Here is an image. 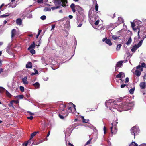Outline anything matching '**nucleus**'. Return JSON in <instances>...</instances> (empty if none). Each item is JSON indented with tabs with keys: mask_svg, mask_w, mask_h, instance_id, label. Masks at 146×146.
<instances>
[{
	"mask_svg": "<svg viewBox=\"0 0 146 146\" xmlns=\"http://www.w3.org/2000/svg\"><path fill=\"white\" fill-rule=\"evenodd\" d=\"M67 0H54V1L55 5H60L63 7H66L67 5Z\"/></svg>",
	"mask_w": 146,
	"mask_h": 146,
	"instance_id": "1",
	"label": "nucleus"
},
{
	"mask_svg": "<svg viewBox=\"0 0 146 146\" xmlns=\"http://www.w3.org/2000/svg\"><path fill=\"white\" fill-rule=\"evenodd\" d=\"M139 131V129L135 126H134L132 127L130 130L131 134L134 136V137L135 138V134Z\"/></svg>",
	"mask_w": 146,
	"mask_h": 146,
	"instance_id": "2",
	"label": "nucleus"
},
{
	"mask_svg": "<svg viewBox=\"0 0 146 146\" xmlns=\"http://www.w3.org/2000/svg\"><path fill=\"white\" fill-rule=\"evenodd\" d=\"M112 126L110 127L111 133L112 134H115L117 131V127L116 125L113 126L112 124Z\"/></svg>",
	"mask_w": 146,
	"mask_h": 146,
	"instance_id": "3",
	"label": "nucleus"
},
{
	"mask_svg": "<svg viewBox=\"0 0 146 146\" xmlns=\"http://www.w3.org/2000/svg\"><path fill=\"white\" fill-rule=\"evenodd\" d=\"M102 41L103 42H105V43L109 46H111L112 44L110 39H107L106 37L103 38L102 39Z\"/></svg>",
	"mask_w": 146,
	"mask_h": 146,
	"instance_id": "4",
	"label": "nucleus"
},
{
	"mask_svg": "<svg viewBox=\"0 0 146 146\" xmlns=\"http://www.w3.org/2000/svg\"><path fill=\"white\" fill-rule=\"evenodd\" d=\"M131 27L133 28V29L135 31H137V29H138V36L139 37V33L140 32V29L139 28H135V24L133 22H131Z\"/></svg>",
	"mask_w": 146,
	"mask_h": 146,
	"instance_id": "5",
	"label": "nucleus"
},
{
	"mask_svg": "<svg viewBox=\"0 0 146 146\" xmlns=\"http://www.w3.org/2000/svg\"><path fill=\"white\" fill-rule=\"evenodd\" d=\"M121 106L124 111L129 110V109H127L128 106L126 102L122 103L121 105Z\"/></svg>",
	"mask_w": 146,
	"mask_h": 146,
	"instance_id": "6",
	"label": "nucleus"
},
{
	"mask_svg": "<svg viewBox=\"0 0 146 146\" xmlns=\"http://www.w3.org/2000/svg\"><path fill=\"white\" fill-rule=\"evenodd\" d=\"M77 11L78 13L81 15H82L83 13V9L80 6H78L77 8H76Z\"/></svg>",
	"mask_w": 146,
	"mask_h": 146,
	"instance_id": "7",
	"label": "nucleus"
},
{
	"mask_svg": "<svg viewBox=\"0 0 146 146\" xmlns=\"http://www.w3.org/2000/svg\"><path fill=\"white\" fill-rule=\"evenodd\" d=\"M38 133V132H34L31 134V137L30 139H29V140H28V144H29V143H30L31 142V139Z\"/></svg>",
	"mask_w": 146,
	"mask_h": 146,
	"instance_id": "8",
	"label": "nucleus"
},
{
	"mask_svg": "<svg viewBox=\"0 0 146 146\" xmlns=\"http://www.w3.org/2000/svg\"><path fill=\"white\" fill-rule=\"evenodd\" d=\"M125 77V74L123 72H119V74L116 75V78H119L121 79Z\"/></svg>",
	"mask_w": 146,
	"mask_h": 146,
	"instance_id": "9",
	"label": "nucleus"
},
{
	"mask_svg": "<svg viewBox=\"0 0 146 146\" xmlns=\"http://www.w3.org/2000/svg\"><path fill=\"white\" fill-rule=\"evenodd\" d=\"M126 103L128 106L127 109H129V110H130L131 108V107L133 106V103L132 102H127Z\"/></svg>",
	"mask_w": 146,
	"mask_h": 146,
	"instance_id": "10",
	"label": "nucleus"
},
{
	"mask_svg": "<svg viewBox=\"0 0 146 146\" xmlns=\"http://www.w3.org/2000/svg\"><path fill=\"white\" fill-rule=\"evenodd\" d=\"M140 87L142 89H144L146 88V83L145 82H141L140 84Z\"/></svg>",
	"mask_w": 146,
	"mask_h": 146,
	"instance_id": "11",
	"label": "nucleus"
},
{
	"mask_svg": "<svg viewBox=\"0 0 146 146\" xmlns=\"http://www.w3.org/2000/svg\"><path fill=\"white\" fill-rule=\"evenodd\" d=\"M16 34V31L15 29H13L11 32V37L12 38L14 37Z\"/></svg>",
	"mask_w": 146,
	"mask_h": 146,
	"instance_id": "12",
	"label": "nucleus"
},
{
	"mask_svg": "<svg viewBox=\"0 0 146 146\" xmlns=\"http://www.w3.org/2000/svg\"><path fill=\"white\" fill-rule=\"evenodd\" d=\"M66 115H62V114H58V116L59 117L62 119H64V118L66 117V116H67L68 114V112H66Z\"/></svg>",
	"mask_w": 146,
	"mask_h": 146,
	"instance_id": "13",
	"label": "nucleus"
},
{
	"mask_svg": "<svg viewBox=\"0 0 146 146\" xmlns=\"http://www.w3.org/2000/svg\"><path fill=\"white\" fill-rule=\"evenodd\" d=\"M70 7L72 10V12L74 13L76 12V9L75 8V6L74 3H72L70 5Z\"/></svg>",
	"mask_w": 146,
	"mask_h": 146,
	"instance_id": "14",
	"label": "nucleus"
},
{
	"mask_svg": "<svg viewBox=\"0 0 146 146\" xmlns=\"http://www.w3.org/2000/svg\"><path fill=\"white\" fill-rule=\"evenodd\" d=\"M16 22L17 25H20L22 24V20L20 18H18L16 19Z\"/></svg>",
	"mask_w": 146,
	"mask_h": 146,
	"instance_id": "15",
	"label": "nucleus"
},
{
	"mask_svg": "<svg viewBox=\"0 0 146 146\" xmlns=\"http://www.w3.org/2000/svg\"><path fill=\"white\" fill-rule=\"evenodd\" d=\"M36 44L34 42H33L32 43L28 48V50L31 49H34L35 47Z\"/></svg>",
	"mask_w": 146,
	"mask_h": 146,
	"instance_id": "16",
	"label": "nucleus"
},
{
	"mask_svg": "<svg viewBox=\"0 0 146 146\" xmlns=\"http://www.w3.org/2000/svg\"><path fill=\"white\" fill-rule=\"evenodd\" d=\"M138 48L137 47V45H135L133 46L132 49H131V50L132 52H135Z\"/></svg>",
	"mask_w": 146,
	"mask_h": 146,
	"instance_id": "17",
	"label": "nucleus"
},
{
	"mask_svg": "<svg viewBox=\"0 0 146 146\" xmlns=\"http://www.w3.org/2000/svg\"><path fill=\"white\" fill-rule=\"evenodd\" d=\"M123 61H121L118 62L116 66V68L117 67L120 68L121 67L122 65V64L123 63Z\"/></svg>",
	"mask_w": 146,
	"mask_h": 146,
	"instance_id": "18",
	"label": "nucleus"
},
{
	"mask_svg": "<svg viewBox=\"0 0 146 146\" xmlns=\"http://www.w3.org/2000/svg\"><path fill=\"white\" fill-rule=\"evenodd\" d=\"M134 74L137 76L139 77L140 75L141 72L138 70H136L135 71Z\"/></svg>",
	"mask_w": 146,
	"mask_h": 146,
	"instance_id": "19",
	"label": "nucleus"
},
{
	"mask_svg": "<svg viewBox=\"0 0 146 146\" xmlns=\"http://www.w3.org/2000/svg\"><path fill=\"white\" fill-rule=\"evenodd\" d=\"M27 76H25L22 79V81L25 84H27Z\"/></svg>",
	"mask_w": 146,
	"mask_h": 146,
	"instance_id": "20",
	"label": "nucleus"
},
{
	"mask_svg": "<svg viewBox=\"0 0 146 146\" xmlns=\"http://www.w3.org/2000/svg\"><path fill=\"white\" fill-rule=\"evenodd\" d=\"M131 37H130L128 39V41L126 42V44L127 45H129L131 43Z\"/></svg>",
	"mask_w": 146,
	"mask_h": 146,
	"instance_id": "21",
	"label": "nucleus"
},
{
	"mask_svg": "<svg viewBox=\"0 0 146 146\" xmlns=\"http://www.w3.org/2000/svg\"><path fill=\"white\" fill-rule=\"evenodd\" d=\"M10 15L8 13H6L5 14H4L3 15H1L0 16V17L1 18H5L6 17H7L9 16Z\"/></svg>",
	"mask_w": 146,
	"mask_h": 146,
	"instance_id": "22",
	"label": "nucleus"
},
{
	"mask_svg": "<svg viewBox=\"0 0 146 146\" xmlns=\"http://www.w3.org/2000/svg\"><path fill=\"white\" fill-rule=\"evenodd\" d=\"M81 118L82 119L83 122L84 123H88V122L89 121V120L88 119H86L84 118V117L83 116H81Z\"/></svg>",
	"mask_w": 146,
	"mask_h": 146,
	"instance_id": "23",
	"label": "nucleus"
},
{
	"mask_svg": "<svg viewBox=\"0 0 146 146\" xmlns=\"http://www.w3.org/2000/svg\"><path fill=\"white\" fill-rule=\"evenodd\" d=\"M32 54H35V51L34 50V49H31L29 50H28Z\"/></svg>",
	"mask_w": 146,
	"mask_h": 146,
	"instance_id": "24",
	"label": "nucleus"
},
{
	"mask_svg": "<svg viewBox=\"0 0 146 146\" xmlns=\"http://www.w3.org/2000/svg\"><path fill=\"white\" fill-rule=\"evenodd\" d=\"M36 88H38L40 86V84L39 83L36 82L33 85Z\"/></svg>",
	"mask_w": 146,
	"mask_h": 146,
	"instance_id": "25",
	"label": "nucleus"
},
{
	"mask_svg": "<svg viewBox=\"0 0 146 146\" xmlns=\"http://www.w3.org/2000/svg\"><path fill=\"white\" fill-rule=\"evenodd\" d=\"M143 41V40H142L140 41L137 45V47L138 48L139 47L141 46L142 45V42Z\"/></svg>",
	"mask_w": 146,
	"mask_h": 146,
	"instance_id": "26",
	"label": "nucleus"
},
{
	"mask_svg": "<svg viewBox=\"0 0 146 146\" xmlns=\"http://www.w3.org/2000/svg\"><path fill=\"white\" fill-rule=\"evenodd\" d=\"M34 70L35 71V73H32L31 74V75H32V76L34 75L35 74H37L38 73V71H37V70H36L34 68Z\"/></svg>",
	"mask_w": 146,
	"mask_h": 146,
	"instance_id": "27",
	"label": "nucleus"
},
{
	"mask_svg": "<svg viewBox=\"0 0 146 146\" xmlns=\"http://www.w3.org/2000/svg\"><path fill=\"white\" fill-rule=\"evenodd\" d=\"M135 90V88L134 87L133 88H132L131 89H130L129 91V92L130 94H132L134 93V91Z\"/></svg>",
	"mask_w": 146,
	"mask_h": 146,
	"instance_id": "28",
	"label": "nucleus"
},
{
	"mask_svg": "<svg viewBox=\"0 0 146 146\" xmlns=\"http://www.w3.org/2000/svg\"><path fill=\"white\" fill-rule=\"evenodd\" d=\"M44 11H51V9L50 8L46 7L44 9Z\"/></svg>",
	"mask_w": 146,
	"mask_h": 146,
	"instance_id": "29",
	"label": "nucleus"
},
{
	"mask_svg": "<svg viewBox=\"0 0 146 146\" xmlns=\"http://www.w3.org/2000/svg\"><path fill=\"white\" fill-rule=\"evenodd\" d=\"M23 97L24 96L23 95H19L16 96V97L18 99H22Z\"/></svg>",
	"mask_w": 146,
	"mask_h": 146,
	"instance_id": "30",
	"label": "nucleus"
},
{
	"mask_svg": "<svg viewBox=\"0 0 146 146\" xmlns=\"http://www.w3.org/2000/svg\"><path fill=\"white\" fill-rule=\"evenodd\" d=\"M118 20L119 21V23H123V20L121 17H119L118 18Z\"/></svg>",
	"mask_w": 146,
	"mask_h": 146,
	"instance_id": "31",
	"label": "nucleus"
},
{
	"mask_svg": "<svg viewBox=\"0 0 146 146\" xmlns=\"http://www.w3.org/2000/svg\"><path fill=\"white\" fill-rule=\"evenodd\" d=\"M92 138H90L89 140H88L85 144V145H89L90 144L91 140L92 139Z\"/></svg>",
	"mask_w": 146,
	"mask_h": 146,
	"instance_id": "32",
	"label": "nucleus"
},
{
	"mask_svg": "<svg viewBox=\"0 0 146 146\" xmlns=\"http://www.w3.org/2000/svg\"><path fill=\"white\" fill-rule=\"evenodd\" d=\"M6 94L8 97L10 98L11 97L12 95L7 91L6 90Z\"/></svg>",
	"mask_w": 146,
	"mask_h": 146,
	"instance_id": "33",
	"label": "nucleus"
},
{
	"mask_svg": "<svg viewBox=\"0 0 146 146\" xmlns=\"http://www.w3.org/2000/svg\"><path fill=\"white\" fill-rule=\"evenodd\" d=\"M96 1V4L95 6V9L96 11H97L98 8V4L97 3V1L95 0Z\"/></svg>",
	"mask_w": 146,
	"mask_h": 146,
	"instance_id": "34",
	"label": "nucleus"
},
{
	"mask_svg": "<svg viewBox=\"0 0 146 146\" xmlns=\"http://www.w3.org/2000/svg\"><path fill=\"white\" fill-rule=\"evenodd\" d=\"M32 67V63L31 62H28V68H31Z\"/></svg>",
	"mask_w": 146,
	"mask_h": 146,
	"instance_id": "35",
	"label": "nucleus"
},
{
	"mask_svg": "<svg viewBox=\"0 0 146 146\" xmlns=\"http://www.w3.org/2000/svg\"><path fill=\"white\" fill-rule=\"evenodd\" d=\"M121 46L122 45L121 44L117 45L116 48L117 50H120Z\"/></svg>",
	"mask_w": 146,
	"mask_h": 146,
	"instance_id": "36",
	"label": "nucleus"
},
{
	"mask_svg": "<svg viewBox=\"0 0 146 146\" xmlns=\"http://www.w3.org/2000/svg\"><path fill=\"white\" fill-rule=\"evenodd\" d=\"M5 88H3L0 87V93H3L4 91Z\"/></svg>",
	"mask_w": 146,
	"mask_h": 146,
	"instance_id": "37",
	"label": "nucleus"
},
{
	"mask_svg": "<svg viewBox=\"0 0 146 146\" xmlns=\"http://www.w3.org/2000/svg\"><path fill=\"white\" fill-rule=\"evenodd\" d=\"M20 91L22 92H24V87L22 86H21L20 87Z\"/></svg>",
	"mask_w": 146,
	"mask_h": 146,
	"instance_id": "38",
	"label": "nucleus"
},
{
	"mask_svg": "<svg viewBox=\"0 0 146 146\" xmlns=\"http://www.w3.org/2000/svg\"><path fill=\"white\" fill-rule=\"evenodd\" d=\"M46 17L45 15H43L40 17L41 19L43 20L46 19Z\"/></svg>",
	"mask_w": 146,
	"mask_h": 146,
	"instance_id": "39",
	"label": "nucleus"
},
{
	"mask_svg": "<svg viewBox=\"0 0 146 146\" xmlns=\"http://www.w3.org/2000/svg\"><path fill=\"white\" fill-rule=\"evenodd\" d=\"M141 66L142 68L144 67V68H146V65H145V64L144 62L142 63L141 64Z\"/></svg>",
	"mask_w": 146,
	"mask_h": 146,
	"instance_id": "40",
	"label": "nucleus"
},
{
	"mask_svg": "<svg viewBox=\"0 0 146 146\" xmlns=\"http://www.w3.org/2000/svg\"><path fill=\"white\" fill-rule=\"evenodd\" d=\"M99 20H96L94 23L95 25H98V24L99 23Z\"/></svg>",
	"mask_w": 146,
	"mask_h": 146,
	"instance_id": "41",
	"label": "nucleus"
},
{
	"mask_svg": "<svg viewBox=\"0 0 146 146\" xmlns=\"http://www.w3.org/2000/svg\"><path fill=\"white\" fill-rule=\"evenodd\" d=\"M23 146H27V141H26L23 144Z\"/></svg>",
	"mask_w": 146,
	"mask_h": 146,
	"instance_id": "42",
	"label": "nucleus"
},
{
	"mask_svg": "<svg viewBox=\"0 0 146 146\" xmlns=\"http://www.w3.org/2000/svg\"><path fill=\"white\" fill-rule=\"evenodd\" d=\"M112 38L113 39L115 40H116L118 38L116 36L114 35H113L112 36Z\"/></svg>",
	"mask_w": 146,
	"mask_h": 146,
	"instance_id": "43",
	"label": "nucleus"
},
{
	"mask_svg": "<svg viewBox=\"0 0 146 146\" xmlns=\"http://www.w3.org/2000/svg\"><path fill=\"white\" fill-rule=\"evenodd\" d=\"M37 2L39 3H43V0H37Z\"/></svg>",
	"mask_w": 146,
	"mask_h": 146,
	"instance_id": "44",
	"label": "nucleus"
},
{
	"mask_svg": "<svg viewBox=\"0 0 146 146\" xmlns=\"http://www.w3.org/2000/svg\"><path fill=\"white\" fill-rule=\"evenodd\" d=\"M13 102H12V101H11L10 102V103L9 104V106H10V107L12 106L13 108H14V107L13 106Z\"/></svg>",
	"mask_w": 146,
	"mask_h": 146,
	"instance_id": "45",
	"label": "nucleus"
},
{
	"mask_svg": "<svg viewBox=\"0 0 146 146\" xmlns=\"http://www.w3.org/2000/svg\"><path fill=\"white\" fill-rule=\"evenodd\" d=\"M127 86V85L126 84H121V88H123L124 87H125V86Z\"/></svg>",
	"mask_w": 146,
	"mask_h": 146,
	"instance_id": "46",
	"label": "nucleus"
},
{
	"mask_svg": "<svg viewBox=\"0 0 146 146\" xmlns=\"http://www.w3.org/2000/svg\"><path fill=\"white\" fill-rule=\"evenodd\" d=\"M12 101L13 102L17 104H18L19 102V101L18 100H12Z\"/></svg>",
	"mask_w": 146,
	"mask_h": 146,
	"instance_id": "47",
	"label": "nucleus"
},
{
	"mask_svg": "<svg viewBox=\"0 0 146 146\" xmlns=\"http://www.w3.org/2000/svg\"><path fill=\"white\" fill-rule=\"evenodd\" d=\"M69 104L70 105H72L73 106V107H74V109H76L75 108V105L74 104L72 103V102H70V103H69Z\"/></svg>",
	"mask_w": 146,
	"mask_h": 146,
	"instance_id": "48",
	"label": "nucleus"
},
{
	"mask_svg": "<svg viewBox=\"0 0 146 146\" xmlns=\"http://www.w3.org/2000/svg\"><path fill=\"white\" fill-rule=\"evenodd\" d=\"M132 144L133 145L138 146V145L137 143H136L135 142H132Z\"/></svg>",
	"mask_w": 146,
	"mask_h": 146,
	"instance_id": "49",
	"label": "nucleus"
},
{
	"mask_svg": "<svg viewBox=\"0 0 146 146\" xmlns=\"http://www.w3.org/2000/svg\"><path fill=\"white\" fill-rule=\"evenodd\" d=\"M129 79L128 77H126L125 78V83H127L129 82Z\"/></svg>",
	"mask_w": 146,
	"mask_h": 146,
	"instance_id": "50",
	"label": "nucleus"
},
{
	"mask_svg": "<svg viewBox=\"0 0 146 146\" xmlns=\"http://www.w3.org/2000/svg\"><path fill=\"white\" fill-rule=\"evenodd\" d=\"M28 113H29L30 115H34V113H31V112L29 111H28Z\"/></svg>",
	"mask_w": 146,
	"mask_h": 146,
	"instance_id": "51",
	"label": "nucleus"
},
{
	"mask_svg": "<svg viewBox=\"0 0 146 146\" xmlns=\"http://www.w3.org/2000/svg\"><path fill=\"white\" fill-rule=\"evenodd\" d=\"M50 130L49 131H48V134H47V135L46 136V137H48L49 136V135L50 134ZM46 140H47V138H46Z\"/></svg>",
	"mask_w": 146,
	"mask_h": 146,
	"instance_id": "52",
	"label": "nucleus"
},
{
	"mask_svg": "<svg viewBox=\"0 0 146 146\" xmlns=\"http://www.w3.org/2000/svg\"><path fill=\"white\" fill-rule=\"evenodd\" d=\"M33 118V117L32 116H30V117L28 116V119L30 120H32Z\"/></svg>",
	"mask_w": 146,
	"mask_h": 146,
	"instance_id": "53",
	"label": "nucleus"
},
{
	"mask_svg": "<svg viewBox=\"0 0 146 146\" xmlns=\"http://www.w3.org/2000/svg\"><path fill=\"white\" fill-rule=\"evenodd\" d=\"M55 27V24L52 25V29H51V30H52V29H53Z\"/></svg>",
	"mask_w": 146,
	"mask_h": 146,
	"instance_id": "54",
	"label": "nucleus"
},
{
	"mask_svg": "<svg viewBox=\"0 0 146 146\" xmlns=\"http://www.w3.org/2000/svg\"><path fill=\"white\" fill-rule=\"evenodd\" d=\"M61 106H62V107L63 108V110H62V111H63L64 110V109H65V108L66 107V105H64V104H62V105H61Z\"/></svg>",
	"mask_w": 146,
	"mask_h": 146,
	"instance_id": "55",
	"label": "nucleus"
},
{
	"mask_svg": "<svg viewBox=\"0 0 146 146\" xmlns=\"http://www.w3.org/2000/svg\"><path fill=\"white\" fill-rule=\"evenodd\" d=\"M43 79L45 81H47L48 79V77H46V78L44 77Z\"/></svg>",
	"mask_w": 146,
	"mask_h": 146,
	"instance_id": "56",
	"label": "nucleus"
},
{
	"mask_svg": "<svg viewBox=\"0 0 146 146\" xmlns=\"http://www.w3.org/2000/svg\"><path fill=\"white\" fill-rule=\"evenodd\" d=\"M104 134L106 133V128L105 126H104Z\"/></svg>",
	"mask_w": 146,
	"mask_h": 146,
	"instance_id": "57",
	"label": "nucleus"
},
{
	"mask_svg": "<svg viewBox=\"0 0 146 146\" xmlns=\"http://www.w3.org/2000/svg\"><path fill=\"white\" fill-rule=\"evenodd\" d=\"M52 10H54L56 9V7H53L51 8Z\"/></svg>",
	"mask_w": 146,
	"mask_h": 146,
	"instance_id": "58",
	"label": "nucleus"
},
{
	"mask_svg": "<svg viewBox=\"0 0 146 146\" xmlns=\"http://www.w3.org/2000/svg\"><path fill=\"white\" fill-rule=\"evenodd\" d=\"M141 66L139 65L136 67L137 69H139L141 68Z\"/></svg>",
	"mask_w": 146,
	"mask_h": 146,
	"instance_id": "59",
	"label": "nucleus"
},
{
	"mask_svg": "<svg viewBox=\"0 0 146 146\" xmlns=\"http://www.w3.org/2000/svg\"><path fill=\"white\" fill-rule=\"evenodd\" d=\"M71 108V107H68V110L70 112L72 111Z\"/></svg>",
	"mask_w": 146,
	"mask_h": 146,
	"instance_id": "60",
	"label": "nucleus"
},
{
	"mask_svg": "<svg viewBox=\"0 0 146 146\" xmlns=\"http://www.w3.org/2000/svg\"><path fill=\"white\" fill-rule=\"evenodd\" d=\"M114 102V100H109V102L111 103L112 102Z\"/></svg>",
	"mask_w": 146,
	"mask_h": 146,
	"instance_id": "61",
	"label": "nucleus"
},
{
	"mask_svg": "<svg viewBox=\"0 0 146 146\" xmlns=\"http://www.w3.org/2000/svg\"><path fill=\"white\" fill-rule=\"evenodd\" d=\"M69 17L70 19H72L73 18V16H72V15H69Z\"/></svg>",
	"mask_w": 146,
	"mask_h": 146,
	"instance_id": "62",
	"label": "nucleus"
},
{
	"mask_svg": "<svg viewBox=\"0 0 146 146\" xmlns=\"http://www.w3.org/2000/svg\"><path fill=\"white\" fill-rule=\"evenodd\" d=\"M68 145H70V146H74L70 142L68 143Z\"/></svg>",
	"mask_w": 146,
	"mask_h": 146,
	"instance_id": "63",
	"label": "nucleus"
},
{
	"mask_svg": "<svg viewBox=\"0 0 146 146\" xmlns=\"http://www.w3.org/2000/svg\"><path fill=\"white\" fill-rule=\"evenodd\" d=\"M82 25V24L81 23H80L78 25V27H81Z\"/></svg>",
	"mask_w": 146,
	"mask_h": 146,
	"instance_id": "64",
	"label": "nucleus"
}]
</instances>
